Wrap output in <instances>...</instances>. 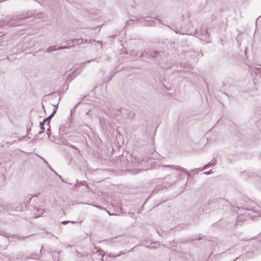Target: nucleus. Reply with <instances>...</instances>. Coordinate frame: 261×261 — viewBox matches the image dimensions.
<instances>
[{
	"label": "nucleus",
	"mask_w": 261,
	"mask_h": 261,
	"mask_svg": "<svg viewBox=\"0 0 261 261\" xmlns=\"http://www.w3.org/2000/svg\"><path fill=\"white\" fill-rule=\"evenodd\" d=\"M44 124L45 123L43 121L40 122V127L42 130H44L45 129V127H44Z\"/></svg>",
	"instance_id": "obj_17"
},
{
	"label": "nucleus",
	"mask_w": 261,
	"mask_h": 261,
	"mask_svg": "<svg viewBox=\"0 0 261 261\" xmlns=\"http://www.w3.org/2000/svg\"><path fill=\"white\" fill-rule=\"evenodd\" d=\"M197 240H201V238L199 237V238H198L197 239Z\"/></svg>",
	"instance_id": "obj_38"
},
{
	"label": "nucleus",
	"mask_w": 261,
	"mask_h": 261,
	"mask_svg": "<svg viewBox=\"0 0 261 261\" xmlns=\"http://www.w3.org/2000/svg\"><path fill=\"white\" fill-rule=\"evenodd\" d=\"M74 46V45H67V46H59L58 48H57V49H70L72 47H73Z\"/></svg>",
	"instance_id": "obj_10"
},
{
	"label": "nucleus",
	"mask_w": 261,
	"mask_h": 261,
	"mask_svg": "<svg viewBox=\"0 0 261 261\" xmlns=\"http://www.w3.org/2000/svg\"><path fill=\"white\" fill-rule=\"evenodd\" d=\"M70 222H71V223H76L75 221H62V222H61V223H62V224H67V223H70Z\"/></svg>",
	"instance_id": "obj_19"
},
{
	"label": "nucleus",
	"mask_w": 261,
	"mask_h": 261,
	"mask_svg": "<svg viewBox=\"0 0 261 261\" xmlns=\"http://www.w3.org/2000/svg\"><path fill=\"white\" fill-rule=\"evenodd\" d=\"M241 216H239V217H238V218L237 219V222H239L240 221V220H241Z\"/></svg>",
	"instance_id": "obj_26"
},
{
	"label": "nucleus",
	"mask_w": 261,
	"mask_h": 261,
	"mask_svg": "<svg viewBox=\"0 0 261 261\" xmlns=\"http://www.w3.org/2000/svg\"><path fill=\"white\" fill-rule=\"evenodd\" d=\"M33 14L32 12H23L18 15H15L12 16L11 17L9 18L8 17H6V19L4 20V22H2L1 25H3L7 23V24H9L10 21H16L21 20L23 19H26L29 17H31L32 15Z\"/></svg>",
	"instance_id": "obj_1"
},
{
	"label": "nucleus",
	"mask_w": 261,
	"mask_h": 261,
	"mask_svg": "<svg viewBox=\"0 0 261 261\" xmlns=\"http://www.w3.org/2000/svg\"><path fill=\"white\" fill-rule=\"evenodd\" d=\"M162 166L164 168L167 167V168H171V169H174L176 171H180V172H183L186 173L187 174V175H188L187 179H189V177L190 176V174L188 172V171L187 169L181 167V166H176V165H164Z\"/></svg>",
	"instance_id": "obj_5"
},
{
	"label": "nucleus",
	"mask_w": 261,
	"mask_h": 261,
	"mask_svg": "<svg viewBox=\"0 0 261 261\" xmlns=\"http://www.w3.org/2000/svg\"><path fill=\"white\" fill-rule=\"evenodd\" d=\"M43 160L44 162H45V163L47 164V162H46V161H45V160H44L43 159Z\"/></svg>",
	"instance_id": "obj_35"
},
{
	"label": "nucleus",
	"mask_w": 261,
	"mask_h": 261,
	"mask_svg": "<svg viewBox=\"0 0 261 261\" xmlns=\"http://www.w3.org/2000/svg\"><path fill=\"white\" fill-rule=\"evenodd\" d=\"M141 18H139L138 17L135 16V17H134L133 18L130 19V21H141Z\"/></svg>",
	"instance_id": "obj_16"
},
{
	"label": "nucleus",
	"mask_w": 261,
	"mask_h": 261,
	"mask_svg": "<svg viewBox=\"0 0 261 261\" xmlns=\"http://www.w3.org/2000/svg\"><path fill=\"white\" fill-rule=\"evenodd\" d=\"M217 162V159L216 158H214L211 162H210L209 163H208L207 164H206L204 167H203L202 168H198V169H195V170H200L201 171H203V170L204 169H207V168H208L209 167H210L211 165H213L214 164H216V163Z\"/></svg>",
	"instance_id": "obj_6"
},
{
	"label": "nucleus",
	"mask_w": 261,
	"mask_h": 261,
	"mask_svg": "<svg viewBox=\"0 0 261 261\" xmlns=\"http://www.w3.org/2000/svg\"><path fill=\"white\" fill-rule=\"evenodd\" d=\"M224 202L223 198L216 199L209 201L208 205L211 208L213 207L214 210H217L221 208Z\"/></svg>",
	"instance_id": "obj_3"
},
{
	"label": "nucleus",
	"mask_w": 261,
	"mask_h": 261,
	"mask_svg": "<svg viewBox=\"0 0 261 261\" xmlns=\"http://www.w3.org/2000/svg\"><path fill=\"white\" fill-rule=\"evenodd\" d=\"M57 48H56L55 46H49L48 48H46V52H50L54 50H57Z\"/></svg>",
	"instance_id": "obj_12"
},
{
	"label": "nucleus",
	"mask_w": 261,
	"mask_h": 261,
	"mask_svg": "<svg viewBox=\"0 0 261 261\" xmlns=\"http://www.w3.org/2000/svg\"><path fill=\"white\" fill-rule=\"evenodd\" d=\"M42 107L43 109H44V106L42 103Z\"/></svg>",
	"instance_id": "obj_34"
},
{
	"label": "nucleus",
	"mask_w": 261,
	"mask_h": 261,
	"mask_svg": "<svg viewBox=\"0 0 261 261\" xmlns=\"http://www.w3.org/2000/svg\"><path fill=\"white\" fill-rule=\"evenodd\" d=\"M65 128L66 127L65 126V125H60V127H59V132H64L66 130H65Z\"/></svg>",
	"instance_id": "obj_14"
},
{
	"label": "nucleus",
	"mask_w": 261,
	"mask_h": 261,
	"mask_svg": "<svg viewBox=\"0 0 261 261\" xmlns=\"http://www.w3.org/2000/svg\"><path fill=\"white\" fill-rule=\"evenodd\" d=\"M94 59H92V60H88L87 62H85V63H83V64H85V63H89V62H91V61H94Z\"/></svg>",
	"instance_id": "obj_28"
},
{
	"label": "nucleus",
	"mask_w": 261,
	"mask_h": 261,
	"mask_svg": "<svg viewBox=\"0 0 261 261\" xmlns=\"http://www.w3.org/2000/svg\"><path fill=\"white\" fill-rule=\"evenodd\" d=\"M65 42L69 45H70V44H71L72 43H73V42H71V39L70 40H68L67 41H65Z\"/></svg>",
	"instance_id": "obj_23"
},
{
	"label": "nucleus",
	"mask_w": 261,
	"mask_h": 261,
	"mask_svg": "<svg viewBox=\"0 0 261 261\" xmlns=\"http://www.w3.org/2000/svg\"><path fill=\"white\" fill-rule=\"evenodd\" d=\"M41 253V250L40 251V253H33L31 254L30 256H28L25 257V259H38L41 257L40 254Z\"/></svg>",
	"instance_id": "obj_7"
},
{
	"label": "nucleus",
	"mask_w": 261,
	"mask_h": 261,
	"mask_svg": "<svg viewBox=\"0 0 261 261\" xmlns=\"http://www.w3.org/2000/svg\"><path fill=\"white\" fill-rule=\"evenodd\" d=\"M126 253V252H123V251H121L118 254H114L113 255V256L115 258V257H118V256H119L121 255H123V254H125Z\"/></svg>",
	"instance_id": "obj_15"
},
{
	"label": "nucleus",
	"mask_w": 261,
	"mask_h": 261,
	"mask_svg": "<svg viewBox=\"0 0 261 261\" xmlns=\"http://www.w3.org/2000/svg\"><path fill=\"white\" fill-rule=\"evenodd\" d=\"M71 41L73 42V43H77L79 44H82L84 40L82 38L71 39Z\"/></svg>",
	"instance_id": "obj_9"
},
{
	"label": "nucleus",
	"mask_w": 261,
	"mask_h": 261,
	"mask_svg": "<svg viewBox=\"0 0 261 261\" xmlns=\"http://www.w3.org/2000/svg\"><path fill=\"white\" fill-rule=\"evenodd\" d=\"M143 55H144V53H141V54L140 55V57L142 58L143 56Z\"/></svg>",
	"instance_id": "obj_31"
},
{
	"label": "nucleus",
	"mask_w": 261,
	"mask_h": 261,
	"mask_svg": "<svg viewBox=\"0 0 261 261\" xmlns=\"http://www.w3.org/2000/svg\"><path fill=\"white\" fill-rule=\"evenodd\" d=\"M87 42H88L87 39H86V40H85V43H87Z\"/></svg>",
	"instance_id": "obj_39"
},
{
	"label": "nucleus",
	"mask_w": 261,
	"mask_h": 261,
	"mask_svg": "<svg viewBox=\"0 0 261 261\" xmlns=\"http://www.w3.org/2000/svg\"><path fill=\"white\" fill-rule=\"evenodd\" d=\"M55 96V98H57L58 97L57 94L52 92L49 94V97H54Z\"/></svg>",
	"instance_id": "obj_20"
},
{
	"label": "nucleus",
	"mask_w": 261,
	"mask_h": 261,
	"mask_svg": "<svg viewBox=\"0 0 261 261\" xmlns=\"http://www.w3.org/2000/svg\"><path fill=\"white\" fill-rule=\"evenodd\" d=\"M48 126V128L47 129V132H50V125L49 124V125H47Z\"/></svg>",
	"instance_id": "obj_24"
},
{
	"label": "nucleus",
	"mask_w": 261,
	"mask_h": 261,
	"mask_svg": "<svg viewBox=\"0 0 261 261\" xmlns=\"http://www.w3.org/2000/svg\"><path fill=\"white\" fill-rule=\"evenodd\" d=\"M161 51H159L158 50L155 51H151L150 49H148L147 50H145L144 51V54L146 55L149 59H153L154 58L157 59L161 57Z\"/></svg>",
	"instance_id": "obj_4"
},
{
	"label": "nucleus",
	"mask_w": 261,
	"mask_h": 261,
	"mask_svg": "<svg viewBox=\"0 0 261 261\" xmlns=\"http://www.w3.org/2000/svg\"><path fill=\"white\" fill-rule=\"evenodd\" d=\"M193 171H195V172H196V171H197L198 170H195V169H194Z\"/></svg>",
	"instance_id": "obj_40"
},
{
	"label": "nucleus",
	"mask_w": 261,
	"mask_h": 261,
	"mask_svg": "<svg viewBox=\"0 0 261 261\" xmlns=\"http://www.w3.org/2000/svg\"><path fill=\"white\" fill-rule=\"evenodd\" d=\"M97 252L99 253V255H101V257L102 258L104 256V252L101 249L98 250Z\"/></svg>",
	"instance_id": "obj_18"
},
{
	"label": "nucleus",
	"mask_w": 261,
	"mask_h": 261,
	"mask_svg": "<svg viewBox=\"0 0 261 261\" xmlns=\"http://www.w3.org/2000/svg\"><path fill=\"white\" fill-rule=\"evenodd\" d=\"M81 102V101H80L77 104H76L75 106V107H76V106H77V105Z\"/></svg>",
	"instance_id": "obj_37"
},
{
	"label": "nucleus",
	"mask_w": 261,
	"mask_h": 261,
	"mask_svg": "<svg viewBox=\"0 0 261 261\" xmlns=\"http://www.w3.org/2000/svg\"><path fill=\"white\" fill-rule=\"evenodd\" d=\"M96 42V41H95V40H94V39H90V40L88 41V43H89V44H92V43H93V42Z\"/></svg>",
	"instance_id": "obj_22"
},
{
	"label": "nucleus",
	"mask_w": 261,
	"mask_h": 261,
	"mask_svg": "<svg viewBox=\"0 0 261 261\" xmlns=\"http://www.w3.org/2000/svg\"><path fill=\"white\" fill-rule=\"evenodd\" d=\"M96 43H97L98 44H100V45L102 46V42L99 41H96Z\"/></svg>",
	"instance_id": "obj_27"
},
{
	"label": "nucleus",
	"mask_w": 261,
	"mask_h": 261,
	"mask_svg": "<svg viewBox=\"0 0 261 261\" xmlns=\"http://www.w3.org/2000/svg\"><path fill=\"white\" fill-rule=\"evenodd\" d=\"M47 136H48V137L49 138L50 137V135L51 134L50 132H47Z\"/></svg>",
	"instance_id": "obj_30"
},
{
	"label": "nucleus",
	"mask_w": 261,
	"mask_h": 261,
	"mask_svg": "<svg viewBox=\"0 0 261 261\" xmlns=\"http://www.w3.org/2000/svg\"><path fill=\"white\" fill-rule=\"evenodd\" d=\"M181 175V173H178V175H176L175 176V179L172 181L173 183H174L176 181H178L179 178H180V176Z\"/></svg>",
	"instance_id": "obj_13"
},
{
	"label": "nucleus",
	"mask_w": 261,
	"mask_h": 261,
	"mask_svg": "<svg viewBox=\"0 0 261 261\" xmlns=\"http://www.w3.org/2000/svg\"><path fill=\"white\" fill-rule=\"evenodd\" d=\"M43 133V130H41V131L39 132V134H42V133Z\"/></svg>",
	"instance_id": "obj_32"
},
{
	"label": "nucleus",
	"mask_w": 261,
	"mask_h": 261,
	"mask_svg": "<svg viewBox=\"0 0 261 261\" xmlns=\"http://www.w3.org/2000/svg\"><path fill=\"white\" fill-rule=\"evenodd\" d=\"M257 254V249L255 246L248 245L244 247V254L246 255V259L252 258Z\"/></svg>",
	"instance_id": "obj_2"
},
{
	"label": "nucleus",
	"mask_w": 261,
	"mask_h": 261,
	"mask_svg": "<svg viewBox=\"0 0 261 261\" xmlns=\"http://www.w3.org/2000/svg\"><path fill=\"white\" fill-rule=\"evenodd\" d=\"M55 115H54V114H51L48 117L45 118L43 119V122L45 123L46 122H47V124L46 125H49V123H50V120L54 117Z\"/></svg>",
	"instance_id": "obj_8"
},
{
	"label": "nucleus",
	"mask_w": 261,
	"mask_h": 261,
	"mask_svg": "<svg viewBox=\"0 0 261 261\" xmlns=\"http://www.w3.org/2000/svg\"><path fill=\"white\" fill-rule=\"evenodd\" d=\"M126 25H128V24H129V21H127L126 22Z\"/></svg>",
	"instance_id": "obj_36"
},
{
	"label": "nucleus",
	"mask_w": 261,
	"mask_h": 261,
	"mask_svg": "<svg viewBox=\"0 0 261 261\" xmlns=\"http://www.w3.org/2000/svg\"><path fill=\"white\" fill-rule=\"evenodd\" d=\"M58 176L59 177V178L61 179V180L63 182H64V179H63V178L61 176H60V175H58Z\"/></svg>",
	"instance_id": "obj_25"
},
{
	"label": "nucleus",
	"mask_w": 261,
	"mask_h": 261,
	"mask_svg": "<svg viewBox=\"0 0 261 261\" xmlns=\"http://www.w3.org/2000/svg\"><path fill=\"white\" fill-rule=\"evenodd\" d=\"M59 101H58L56 104H51V106L54 107V110L52 112V114H54L55 115L57 111V109L58 108V105H59Z\"/></svg>",
	"instance_id": "obj_11"
},
{
	"label": "nucleus",
	"mask_w": 261,
	"mask_h": 261,
	"mask_svg": "<svg viewBox=\"0 0 261 261\" xmlns=\"http://www.w3.org/2000/svg\"><path fill=\"white\" fill-rule=\"evenodd\" d=\"M68 145L69 146H70L71 148H73V149H77L79 151V149L76 148V147L75 146H74V145H72V144H68Z\"/></svg>",
	"instance_id": "obj_21"
},
{
	"label": "nucleus",
	"mask_w": 261,
	"mask_h": 261,
	"mask_svg": "<svg viewBox=\"0 0 261 261\" xmlns=\"http://www.w3.org/2000/svg\"><path fill=\"white\" fill-rule=\"evenodd\" d=\"M52 170H53V171L55 173V174H56V175H58V174H57V173L55 170H54L53 169H52Z\"/></svg>",
	"instance_id": "obj_33"
},
{
	"label": "nucleus",
	"mask_w": 261,
	"mask_h": 261,
	"mask_svg": "<svg viewBox=\"0 0 261 261\" xmlns=\"http://www.w3.org/2000/svg\"><path fill=\"white\" fill-rule=\"evenodd\" d=\"M210 172H211V170L208 171V172H205L203 173V174L207 175V174H208L210 173Z\"/></svg>",
	"instance_id": "obj_29"
},
{
	"label": "nucleus",
	"mask_w": 261,
	"mask_h": 261,
	"mask_svg": "<svg viewBox=\"0 0 261 261\" xmlns=\"http://www.w3.org/2000/svg\"><path fill=\"white\" fill-rule=\"evenodd\" d=\"M2 2V1H0V2Z\"/></svg>",
	"instance_id": "obj_42"
},
{
	"label": "nucleus",
	"mask_w": 261,
	"mask_h": 261,
	"mask_svg": "<svg viewBox=\"0 0 261 261\" xmlns=\"http://www.w3.org/2000/svg\"><path fill=\"white\" fill-rule=\"evenodd\" d=\"M132 250H133V249H132L130 250H128V252H129L131 251Z\"/></svg>",
	"instance_id": "obj_41"
}]
</instances>
